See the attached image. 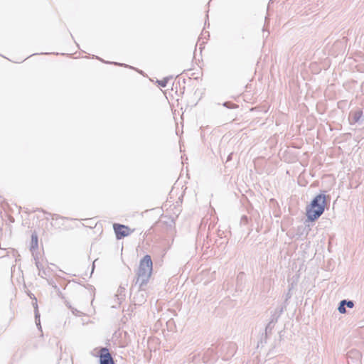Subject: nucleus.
<instances>
[{
	"mask_svg": "<svg viewBox=\"0 0 364 364\" xmlns=\"http://www.w3.org/2000/svg\"><path fill=\"white\" fill-rule=\"evenodd\" d=\"M153 263L149 255H145L139 262V266L136 272V284H139V289H142V287L146 285L152 273Z\"/></svg>",
	"mask_w": 364,
	"mask_h": 364,
	"instance_id": "f257e3e1",
	"label": "nucleus"
},
{
	"mask_svg": "<svg viewBox=\"0 0 364 364\" xmlns=\"http://www.w3.org/2000/svg\"><path fill=\"white\" fill-rule=\"evenodd\" d=\"M326 205V196L324 194L317 195L306 207V217L308 220L314 221L317 220L324 212Z\"/></svg>",
	"mask_w": 364,
	"mask_h": 364,
	"instance_id": "f03ea898",
	"label": "nucleus"
},
{
	"mask_svg": "<svg viewBox=\"0 0 364 364\" xmlns=\"http://www.w3.org/2000/svg\"><path fill=\"white\" fill-rule=\"evenodd\" d=\"M113 229L114 230L116 237L117 240H121L132 233L134 230H131L129 227L118 223L113 225Z\"/></svg>",
	"mask_w": 364,
	"mask_h": 364,
	"instance_id": "7ed1b4c3",
	"label": "nucleus"
},
{
	"mask_svg": "<svg viewBox=\"0 0 364 364\" xmlns=\"http://www.w3.org/2000/svg\"><path fill=\"white\" fill-rule=\"evenodd\" d=\"M100 364H115L111 353L106 347L101 348L100 350Z\"/></svg>",
	"mask_w": 364,
	"mask_h": 364,
	"instance_id": "20e7f679",
	"label": "nucleus"
},
{
	"mask_svg": "<svg viewBox=\"0 0 364 364\" xmlns=\"http://www.w3.org/2000/svg\"><path fill=\"white\" fill-rule=\"evenodd\" d=\"M349 120L350 124H363L364 122V115L362 110H356L351 112L349 114Z\"/></svg>",
	"mask_w": 364,
	"mask_h": 364,
	"instance_id": "39448f33",
	"label": "nucleus"
},
{
	"mask_svg": "<svg viewBox=\"0 0 364 364\" xmlns=\"http://www.w3.org/2000/svg\"><path fill=\"white\" fill-rule=\"evenodd\" d=\"M31 251L32 252L33 255H34V252L38 249V236L36 234H32L31 235Z\"/></svg>",
	"mask_w": 364,
	"mask_h": 364,
	"instance_id": "423d86ee",
	"label": "nucleus"
},
{
	"mask_svg": "<svg viewBox=\"0 0 364 364\" xmlns=\"http://www.w3.org/2000/svg\"><path fill=\"white\" fill-rule=\"evenodd\" d=\"M170 77H164L163 80H158L157 82L158 84L162 87H165L166 85H167V83H168V81L169 80Z\"/></svg>",
	"mask_w": 364,
	"mask_h": 364,
	"instance_id": "0eeeda50",
	"label": "nucleus"
},
{
	"mask_svg": "<svg viewBox=\"0 0 364 364\" xmlns=\"http://www.w3.org/2000/svg\"><path fill=\"white\" fill-rule=\"evenodd\" d=\"M142 291H143V289H140V291L136 295L137 298H139V299L137 301L138 303H143L145 301L144 295V293L142 292Z\"/></svg>",
	"mask_w": 364,
	"mask_h": 364,
	"instance_id": "6e6552de",
	"label": "nucleus"
},
{
	"mask_svg": "<svg viewBox=\"0 0 364 364\" xmlns=\"http://www.w3.org/2000/svg\"><path fill=\"white\" fill-rule=\"evenodd\" d=\"M338 310L341 314L346 313V306L343 304V300L340 302Z\"/></svg>",
	"mask_w": 364,
	"mask_h": 364,
	"instance_id": "1a4fd4ad",
	"label": "nucleus"
},
{
	"mask_svg": "<svg viewBox=\"0 0 364 364\" xmlns=\"http://www.w3.org/2000/svg\"><path fill=\"white\" fill-rule=\"evenodd\" d=\"M223 106L228 108V109H232V108H235L237 106L235 105H234L233 103L230 102H225L223 103Z\"/></svg>",
	"mask_w": 364,
	"mask_h": 364,
	"instance_id": "9d476101",
	"label": "nucleus"
},
{
	"mask_svg": "<svg viewBox=\"0 0 364 364\" xmlns=\"http://www.w3.org/2000/svg\"><path fill=\"white\" fill-rule=\"evenodd\" d=\"M343 304H345V306H348V308H353L354 306V303L353 301H347V300H343Z\"/></svg>",
	"mask_w": 364,
	"mask_h": 364,
	"instance_id": "9b49d317",
	"label": "nucleus"
},
{
	"mask_svg": "<svg viewBox=\"0 0 364 364\" xmlns=\"http://www.w3.org/2000/svg\"><path fill=\"white\" fill-rule=\"evenodd\" d=\"M35 317H36V325L37 326H41L40 325V320H39V314H38V311H36V315H35Z\"/></svg>",
	"mask_w": 364,
	"mask_h": 364,
	"instance_id": "f8f14e48",
	"label": "nucleus"
},
{
	"mask_svg": "<svg viewBox=\"0 0 364 364\" xmlns=\"http://www.w3.org/2000/svg\"><path fill=\"white\" fill-rule=\"evenodd\" d=\"M69 308L72 310V312L73 314H75L76 316L79 315L80 311L78 310L73 309V308H71V306H69Z\"/></svg>",
	"mask_w": 364,
	"mask_h": 364,
	"instance_id": "ddd939ff",
	"label": "nucleus"
},
{
	"mask_svg": "<svg viewBox=\"0 0 364 364\" xmlns=\"http://www.w3.org/2000/svg\"><path fill=\"white\" fill-rule=\"evenodd\" d=\"M34 259L36 261V265L37 268L40 270V268H41L40 262L37 260V259L35 256H34Z\"/></svg>",
	"mask_w": 364,
	"mask_h": 364,
	"instance_id": "4468645a",
	"label": "nucleus"
},
{
	"mask_svg": "<svg viewBox=\"0 0 364 364\" xmlns=\"http://www.w3.org/2000/svg\"><path fill=\"white\" fill-rule=\"evenodd\" d=\"M241 221L247 223V217L246 215H243L242 217V218H241Z\"/></svg>",
	"mask_w": 364,
	"mask_h": 364,
	"instance_id": "2eb2a0df",
	"label": "nucleus"
},
{
	"mask_svg": "<svg viewBox=\"0 0 364 364\" xmlns=\"http://www.w3.org/2000/svg\"><path fill=\"white\" fill-rule=\"evenodd\" d=\"M49 284H51L53 287L56 288V285L53 282H49Z\"/></svg>",
	"mask_w": 364,
	"mask_h": 364,
	"instance_id": "dca6fc26",
	"label": "nucleus"
},
{
	"mask_svg": "<svg viewBox=\"0 0 364 364\" xmlns=\"http://www.w3.org/2000/svg\"><path fill=\"white\" fill-rule=\"evenodd\" d=\"M271 323H272V321H271V322H269V323L267 324V327H266V329H267L268 328H269V326H270V325H271Z\"/></svg>",
	"mask_w": 364,
	"mask_h": 364,
	"instance_id": "f3484780",
	"label": "nucleus"
},
{
	"mask_svg": "<svg viewBox=\"0 0 364 364\" xmlns=\"http://www.w3.org/2000/svg\"><path fill=\"white\" fill-rule=\"evenodd\" d=\"M273 2V0H270L269 2V4H268V7L269 6L270 4H272Z\"/></svg>",
	"mask_w": 364,
	"mask_h": 364,
	"instance_id": "a211bd4d",
	"label": "nucleus"
},
{
	"mask_svg": "<svg viewBox=\"0 0 364 364\" xmlns=\"http://www.w3.org/2000/svg\"><path fill=\"white\" fill-rule=\"evenodd\" d=\"M115 65H122V64H119V63H114Z\"/></svg>",
	"mask_w": 364,
	"mask_h": 364,
	"instance_id": "6ab92c4d",
	"label": "nucleus"
},
{
	"mask_svg": "<svg viewBox=\"0 0 364 364\" xmlns=\"http://www.w3.org/2000/svg\"><path fill=\"white\" fill-rule=\"evenodd\" d=\"M230 159V155L228 156V160Z\"/></svg>",
	"mask_w": 364,
	"mask_h": 364,
	"instance_id": "aec40b11",
	"label": "nucleus"
}]
</instances>
